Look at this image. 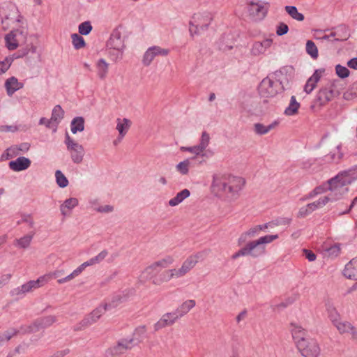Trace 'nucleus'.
<instances>
[{"label": "nucleus", "mask_w": 357, "mask_h": 357, "mask_svg": "<svg viewBox=\"0 0 357 357\" xmlns=\"http://www.w3.org/2000/svg\"><path fill=\"white\" fill-rule=\"evenodd\" d=\"M174 262V259L171 256L154 261L142 271L139 276V282L144 283L147 280H151L153 284L161 285L172 280L181 278L177 268L166 269L158 275L159 269L166 268Z\"/></svg>", "instance_id": "nucleus-1"}, {"label": "nucleus", "mask_w": 357, "mask_h": 357, "mask_svg": "<svg viewBox=\"0 0 357 357\" xmlns=\"http://www.w3.org/2000/svg\"><path fill=\"white\" fill-rule=\"evenodd\" d=\"M242 177L229 174H215L213 176L212 190L219 195H225L236 199L245 185Z\"/></svg>", "instance_id": "nucleus-2"}, {"label": "nucleus", "mask_w": 357, "mask_h": 357, "mask_svg": "<svg viewBox=\"0 0 357 357\" xmlns=\"http://www.w3.org/2000/svg\"><path fill=\"white\" fill-rule=\"evenodd\" d=\"M356 178H353V172L349 169L342 172L327 182L331 202L340 199L348 190V185Z\"/></svg>", "instance_id": "nucleus-3"}, {"label": "nucleus", "mask_w": 357, "mask_h": 357, "mask_svg": "<svg viewBox=\"0 0 357 357\" xmlns=\"http://www.w3.org/2000/svg\"><path fill=\"white\" fill-rule=\"evenodd\" d=\"M127 37L126 29L122 25L116 27L111 33L107 47L109 56L113 61H118L122 59L126 48Z\"/></svg>", "instance_id": "nucleus-4"}, {"label": "nucleus", "mask_w": 357, "mask_h": 357, "mask_svg": "<svg viewBox=\"0 0 357 357\" xmlns=\"http://www.w3.org/2000/svg\"><path fill=\"white\" fill-rule=\"evenodd\" d=\"M213 20L212 11L207 8H201L195 11L189 20V33L192 38L199 36L206 31Z\"/></svg>", "instance_id": "nucleus-5"}, {"label": "nucleus", "mask_w": 357, "mask_h": 357, "mask_svg": "<svg viewBox=\"0 0 357 357\" xmlns=\"http://www.w3.org/2000/svg\"><path fill=\"white\" fill-rule=\"evenodd\" d=\"M0 18L2 29L18 28L24 26L22 18L20 15L17 8L13 4L3 5L0 8Z\"/></svg>", "instance_id": "nucleus-6"}, {"label": "nucleus", "mask_w": 357, "mask_h": 357, "mask_svg": "<svg viewBox=\"0 0 357 357\" xmlns=\"http://www.w3.org/2000/svg\"><path fill=\"white\" fill-rule=\"evenodd\" d=\"M278 238V234L266 235L257 240L249 241L245 246L247 256L258 257L266 252L265 245Z\"/></svg>", "instance_id": "nucleus-7"}, {"label": "nucleus", "mask_w": 357, "mask_h": 357, "mask_svg": "<svg viewBox=\"0 0 357 357\" xmlns=\"http://www.w3.org/2000/svg\"><path fill=\"white\" fill-rule=\"evenodd\" d=\"M28 31L25 26L12 29L4 36L5 47L10 51L15 50L26 41Z\"/></svg>", "instance_id": "nucleus-8"}, {"label": "nucleus", "mask_w": 357, "mask_h": 357, "mask_svg": "<svg viewBox=\"0 0 357 357\" xmlns=\"http://www.w3.org/2000/svg\"><path fill=\"white\" fill-rule=\"evenodd\" d=\"M282 87L269 77L262 79L259 86V93L261 98L265 100L276 96L280 91H282Z\"/></svg>", "instance_id": "nucleus-9"}, {"label": "nucleus", "mask_w": 357, "mask_h": 357, "mask_svg": "<svg viewBox=\"0 0 357 357\" xmlns=\"http://www.w3.org/2000/svg\"><path fill=\"white\" fill-rule=\"evenodd\" d=\"M47 281L46 275L40 276L36 280H29L21 286L14 289L12 291V294L17 296H25L26 294L31 293L34 290L43 287L47 282Z\"/></svg>", "instance_id": "nucleus-10"}, {"label": "nucleus", "mask_w": 357, "mask_h": 357, "mask_svg": "<svg viewBox=\"0 0 357 357\" xmlns=\"http://www.w3.org/2000/svg\"><path fill=\"white\" fill-rule=\"evenodd\" d=\"M65 144L67 150L70 153V158L73 162L79 164L82 162L84 155V149L82 145L73 139L68 135L66 134Z\"/></svg>", "instance_id": "nucleus-11"}, {"label": "nucleus", "mask_w": 357, "mask_h": 357, "mask_svg": "<svg viewBox=\"0 0 357 357\" xmlns=\"http://www.w3.org/2000/svg\"><path fill=\"white\" fill-rule=\"evenodd\" d=\"M169 52L168 48L162 47L159 45L151 46L144 52L142 56V63L145 66H149L155 57H166L169 55Z\"/></svg>", "instance_id": "nucleus-12"}, {"label": "nucleus", "mask_w": 357, "mask_h": 357, "mask_svg": "<svg viewBox=\"0 0 357 357\" xmlns=\"http://www.w3.org/2000/svg\"><path fill=\"white\" fill-rule=\"evenodd\" d=\"M105 314L102 307H97L91 312L87 314L84 318L75 324L73 331L78 332L82 331L96 323L102 315Z\"/></svg>", "instance_id": "nucleus-13"}, {"label": "nucleus", "mask_w": 357, "mask_h": 357, "mask_svg": "<svg viewBox=\"0 0 357 357\" xmlns=\"http://www.w3.org/2000/svg\"><path fill=\"white\" fill-rule=\"evenodd\" d=\"M108 252L106 250H102L96 256L89 259L88 261L84 262L75 269L70 275L66 277L67 282L72 280L75 277L78 276L82 271L88 266H94L103 261L107 257Z\"/></svg>", "instance_id": "nucleus-14"}, {"label": "nucleus", "mask_w": 357, "mask_h": 357, "mask_svg": "<svg viewBox=\"0 0 357 357\" xmlns=\"http://www.w3.org/2000/svg\"><path fill=\"white\" fill-rule=\"evenodd\" d=\"M296 346L304 357H318L319 354V347L312 340H300L296 342Z\"/></svg>", "instance_id": "nucleus-15"}, {"label": "nucleus", "mask_w": 357, "mask_h": 357, "mask_svg": "<svg viewBox=\"0 0 357 357\" xmlns=\"http://www.w3.org/2000/svg\"><path fill=\"white\" fill-rule=\"evenodd\" d=\"M248 13L252 20L259 22L266 17L267 8L259 2L250 1L248 3Z\"/></svg>", "instance_id": "nucleus-16"}, {"label": "nucleus", "mask_w": 357, "mask_h": 357, "mask_svg": "<svg viewBox=\"0 0 357 357\" xmlns=\"http://www.w3.org/2000/svg\"><path fill=\"white\" fill-rule=\"evenodd\" d=\"M295 70L291 66H287L275 73V76L282 89L288 86L294 77Z\"/></svg>", "instance_id": "nucleus-17"}, {"label": "nucleus", "mask_w": 357, "mask_h": 357, "mask_svg": "<svg viewBox=\"0 0 357 357\" xmlns=\"http://www.w3.org/2000/svg\"><path fill=\"white\" fill-rule=\"evenodd\" d=\"M203 258L202 252H197L195 255L189 256L182 264L179 268H177L180 276L184 277L189 273L199 262V259Z\"/></svg>", "instance_id": "nucleus-18"}, {"label": "nucleus", "mask_w": 357, "mask_h": 357, "mask_svg": "<svg viewBox=\"0 0 357 357\" xmlns=\"http://www.w3.org/2000/svg\"><path fill=\"white\" fill-rule=\"evenodd\" d=\"M178 319L179 315L175 311L165 313L154 324V330L155 331H158L165 327L172 326Z\"/></svg>", "instance_id": "nucleus-19"}, {"label": "nucleus", "mask_w": 357, "mask_h": 357, "mask_svg": "<svg viewBox=\"0 0 357 357\" xmlns=\"http://www.w3.org/2000/svg\"><path fill=\"white\" fill-rule=\"evenodd\" d=\"M131 125L132 121L128 119L120 117L116 119V129L119 132V135L113 142L114 146L118 145L121 142L123 138L128 133Z\"/></svg>", "instance_id": "nucleus-20"}, {"label": "nucleus", "mask_w": 357, "mask_h": 357, "mask_svg": "<svg viewBox=\"0 0 357 357\" xmlns=\"http://www.w3.org/2000/svg\"><path fill=\"white\" fill-rule=\"evenodd\" d=\"M273 45V40L265 38L262 40L255 41L251 45L250 52L254 56H258L264 54L265 52L271 48Z\"/></svg>", "instance_id": "nucleus-21"}, {"label": "nucleus", "mask_w": 357, "mask_h": 357, "mask_svg": "<svg viewBox=\"0 0 357 357\" xmlns=\"http://www.w3.org/2000/svg\"><path fill=\"white\" fill-rule=\"evenodd\" d=\"M324 72L325 69L324 68L317 69L312 75L308 78L304 86V91L306 93H310L315 89L317 84L320 80Z\"/></svg>", "instance_id": "nucleus-22"}, {"label": "nucleus", "mask_w": 357, "mask_h": 357, "mask_svg": "<svg viewBox=\"0 0 357 357\" xmlns=\"http://www.w3.org/2000/svg\"><path fill=\"white\" fill-rule=\"evenodd\" d=\"M4 87L8 96H12L16 91L24 87V84L14 76L10 77L5 80Z\"/></svg>", "instance_id": "nucleus-23"}, {"label": "nucleus", "mask_w": 357, "mask_h": 357, "mask_svg": "<svg viewBox=\"0 0 357 357\" xmlns=\"http://www.w3.org/2000/svg\"><path fill=\"white\" fill-rule=\"evenodd\" d=\"M63 116L61 115V113H52L50 118H41L39 121V124L45 125L47 128L52 130L55 132Z\"/></svg>", "instance_id": "nucleus-24"}, {"label": "nucleus", "mask_w": 357, "mask_h": 357, "mask_svg": "<svg viewBox=\"0 0 357 357\" xmlns=\"http://www.w3.org/2000/svg\"><path fill=\"white\" fill-rule=\"evenodd\" d=\"M31 160L24 156L17 158L9 162L8 167L14 172H21L28 169L31 165Z\"/></svg>", "instance_id": "nucleus-25"}, {"label": "nucleus", "mask_w": 357, "mask_h": 357, "mask_svg": "<svg viewBox=\"0 0 357 357\" xmlns=\"http://www.w3.org/2000/svg\"><path fill=\"white\" fill-rule=\"evenodd\" d=\"M333 324L341 334L351 333L353 337L357 335L354 327L348 321H342L340 319Z\"/></svg>", "instance_id": "nucleus-26"}, {"label": "nucleus", "mask_w": 357, "mask_h": 357, "mask_svg": "<svg viewBox=\"0 0 357 357\" xmlns=\"http://www.w3.org/2000/svg\"><path fill=\"white\" fill-rule=\"evenodd\" d=\"M343 274L349 279L357 280V257L352 259L345 266Z\"/></svg>", "instance_id": "nucleus-27"}, {"label": "nucleus", "mask_w": 357, "mask_h": 357, "mask_svg": "<svg viewBox=\"0 0 357 357\" xmlns=\"http://www.w3.org/2000/svg\"><path fill=\"white\" fill-rule=\"evenodd\" d=\"M78 205V199L77 198L67 199L61 206L60 211L63 216H69L70 211Z\"/></svg>", "instance_id": "nucleus-28"}, {"label": "nucleus", "mask_w": 357, "mask_h": 357, "mask_svg": "<svg viewBox=\"0 0 357 357\" xmlns=\"http://www.w3.org/2000/svg\"><path fill=\"white\" fill-rule=\"evenodd\" d=\"M33 234H28L20 238H16L13 241L15 247L20 249H27L29 248L32 241Z\"/></svg>", "instance_id": "nucleus-29"}, {"label": "nucleus", "mask_w": 357, "mask_h": 357, "mask_svg": "<svg viewBox=\"0 0 357 357\" xmlns=\"http://www.w3.org/2000/svg\"><path fill=\"white\" fill-rule=\"evenodd\" d=\"M30 54H36L38 59L40 58L37 46L33 43L27 44L22 49L19 57H26L28 59H30Z\"/></svg>", "instance_id": "nucleus-30"}, {"label": "nucleus", "mask_w": 357, "mask_h": 357, "mask_svg": "<svg viewBox=\"0 0 357 357\" xmlns=\"http://www.w3.org/2000/svg\"><path fill=\"white\" fill-rule=\"evenodd\" d=\"M190 195V190L188 189H183L181 192H178L174 197L169 199L168 204L172 207L176 206Z\"/></svg>", "instance_id": "nucleus-31"}, {"label": "nucleus", "mask_w": 357, "mask_h": 357, "mask_svg": "<svg viewBox=\"0 0 357 357\" xmlns=\"http://www.w3.org/2000/svg\"><path fill=\"white\" fill-rule=\"evenodd\" d=\"M196 305V302L193 299H189L184 301L175 311L179 315V318L186 314Z\"/></svg>", "instance_id": "nucleus-32"}, {"label": "nucleus", "mask_w": 357, "mask_h": 357, "mask_svg": "<svg viewBox=\"0 0 357 357\" xmlns=\"http://www.w3.org/2000/svg\"><path fill=\"white\" fill-rule=\"evenodd\" d=\"M325 305L328 318L330 319L333 324L340 319V315L339 312H337L335 306L331 301H328L326 303Z\"/></svg>", "instance_id": "nucleus-33"}, {"label": "nucleus", "mask_w": 357, "mask_h": 357, "mask_svg": "<svg viewBox=\"0 0 357 357\" xmlns=\"http://www.w3.org/2000/svg\"><path fill=\"white\" fill-rule=\"evenodd\" d=\"M96 67L98 76L104 79L108 73L109 63L104 59H100L97 61Z\"/></svg>", "instance_id": "nucleus-34"}, {"label": "nucleus", "mask_w": 357, "mask_h": 357, "mask_svg": "<svg viewBox=\"0 0 357 357\" xmlns=\"http://www.w3.org/2000/svg\"><path fill=\"white\" fill-rule=\"evenodd\" d=\"M261 231V228L258 227L257 225L251 227L247 231L243 233L238 238V243L245 242L248 238H252L257 236L259 231Z\"/></svg>", "instance_id": "nucleus-35"}, {"label": "nucleus", "mask_w": 357, "mask_h": 357, "mask_svg": "<svg viewBox=\"0 0 357 357\" xmlns=\"http://www.w3.org/2000/svg\"><path fill=\"white\" fill-rule=\"evenodd\" d=\"M279 123V120L275 121L273 123L268 126H264L262 123H255L254 125V131L258 135H265L268 133L271 129L274 128Z\"/></svg>", "instance_id": "nucleus-36"}, {"label": "nucleus", "mask_w": 357, "mask_h": 357, "mask_svg": "<svg viewBox=\"0 0 357 357\" xmlns=\"http://www.w3.org/2000/svg\"><path fill=\"white\" fill-rule=\"evenodd\" d=\"M71 132L73 134L77 133V132H82L84 129V118L81 116H77L74 118L70 124Z\"/></svg>", "instance_id": "nucleus-37"}, {"label": "nucleus", "mask_w": 357, "mask_h": 357, "mask_svg": "<svg viewBox=\"0 0 357 357\" xmlns=\"http://www.w3.org/2000/svg\"><path fill=\"white\" fill-rule=\"evenodd\" d=\"M326 157L328 158L327 160L328 162H337L342 158V153L340 152V145H334L330 153Z\"/></svg>", "instance_id": "nucleus-38"}, {"label": "nucleus", "mask_w": 357, "mask_h": 357, "mask_svg": "<svg viewBox=\"0 0 357 357\" xmlns=\"http://www.w3.org/2000/svg\"><path fill=\"white\" fill-rule=\"evenodd\" d=\"M286 12L291 16V17L296 21L302 22L304 20V15L299 13L297 8L294 6H285Z\"/></svg>", "instance_id": "nucleus-39"}, {"label": "nucleus", "mask_w": 357, "mask_h": 357, "mask_svg": "<svg viewBox=\"0 0 357 357\" xmlns=\"http://www.w3.org/2000/svg\"><path fill=\"white\" fill-rule=\"evenodd\" d=\"M291 331L293 338L294 339L296 343L297 341H299L300 340H305V333L301 326L295 324H291Z\"/></svg>", "instance_id": "nucleus-40"}, {"label": "nucleus", "mask_w": 357, "mask_h": 357, "mask_svg": "<svg viewBox=\"0 0 357 357\" xmlns=\"http://www.w3.org/2000/svg\"><path fill=\"white\" fill-rule=\"evenodd\" d=\"M330 199L331 198L328 197V196L321 197L317 201L310 203V207L312 208L313 211L321 208L324 206H326L328 202H331Z\"/></svg>", "instance_id": "nucleus-41"}, {"label": "nucleus", "mask_w": 357, "mask_h": 357, "mask_svg": "<svg viewBox=\"0 0 357 357\" xmlns=\"http://www.w3.org/2000/svg\"><path fill=\"white\" fill-rule=\"evenodd\" d=\"M39 328H45L52 326L56 321L55 316L49 315L37 319Z\"/></svg>", "instance_id": "nucleus-42"}, {"label": "nucleus", "mask_w": 357, "mask_h": 357, "mask_svg": "<svg viewBox=\"0 0 357 357\" xmlns=\"http://www.w3.org/2000/svg\"><path fill=\"white\" fill-rule=\"evenodd\" d=\"M123 349L126 351L131 349L133 347L137 345L139 341H137L134 337L124 338L119 341Z\"/></svg>", "instance_id": "nucleus-43"}, {"label": "nucleus", "mask_w": 357, "mask_h": 357, "mask_svg": "<svg viewBox=\"0 0 357 357\" xmlns=\"http://www.w3.org/2000/svg\"><path fill=\"white\" fill-rule=\"evenodd\" d=\"M40 329L37 320L30 325L22 326L20 328V333L22 334L32 333L38 331Z\"/></svg>", "instance_id": "nucleus-44"}, {"label": "nucleus", "mask_w": 357, "mask_h": 357, "mask_svg": "<svg viewBox=\"0 0 357 357\" xmlns=\"http://www.w3.org/2000/svg\"><path fill=\"white\" fill-rule=\"evenodd\" d=\"M72 43L75 49H81L85 47L84 39L77 33L71 35Z\"/></svg>", "instance_id": "nucleus-45"}, {"label": "nucleus", "mask_w": 357, "mask_h": 357, "mask_svg": "<svg viewBox=\"0 0 357 357\" xmlns=\"http://www.w3.org/2000/svg\"><path fill=\"white\" fill-rule=\"evenodd\" d=\"M306 52L314 59L318 57V49L312 40H307L306 42Z\"/></svg>", "instance_id": "nucleus-46"}, {"label": "nucleus", "mask_w": 357, "mask_h": 357, "mask_svg": "<svg viewBox=\"0 0 357 357\" xmlns=\"http://www.w3.org/2000/svg\"><path fill=\"white\" fill-rule=\"evenodd\" d=\"M55 178L56 182L60 188H63L68 186V180L60 170H56L55 172Z\"/></svg>", "instance_id": "nucleus-47"}, {"label": "nucleus", "mask_w": 357, "mask_h": 357, "mask_svg": "<svg viewBox=\"0 0 357 357\" xmlns=\"http://www.w3.org/2000/svg\"><path fill=\"white\" fill-rule=\"evenodd\" d=\"M13 62V59L10 56L6 57L0 61V75L5 74L10 68Z\"/></svg>", "instance_id": "nucleus-48"}, {"label": "nucleus", "mask_w": 357, "mask_h": 357, "mask_svg": "<svg viewBox=\"0 0 357 357\" xmlns=\"http://www.w3.org/2000/svg\"><path fill=\"white\" fill-rule=\"evenodd\" d=\"M190 165V160L188 159H186V160L179 162L178 164H177L176 166V169L180 174H181L183 175H186V174H188V173L189 172Z\"/></svg>", "instance_id": "nucleus-49"}, {"label": "nucleus", "mask_w": 357, "mask_h": 357, "mask_svg": "<svg viewBox=\"0 0 357 357\" xmlns=\"http://www.w3.org/2000/svg\"><path fill=\"white\" fill-rule=\"evenodd\" d=\"M335 96L329 90L328 86L321 89L319 92V98L321 100L329 101Z\"/></svg>", "instance_id": "nucleus-50"}, {"label": "nucleus", "mask_w": 357, "mask_h": 357, "mask_svg": "<svg viewBox=\"0 0 357 357\" xmlns=\"http://www.w3.org/2000/svg\"><path fill=\"white\" fill-rule=\"evenodd\" d=\"M20 333V331L15 328H10L0 335V342L9 341L13 337Z\"/></svg>", "instance_id": "nucleus-51"}, {"label": "nucleus", "mask_w": 357, "mask_h": 357, "mask_svg": "<svg viewBox=\"0 0 357 357\" xmlns=\"http://www.w3.org/2000/svg\"><path fill=\"white\" fill-rule=\"evenodd\" d=\"M327 86L335 96L339 95L342 91L341 84L337 79L331 81Z\"/></svg>", "instance_id": "nucleus-52"}, {"label": "nucleus", "mask_w": 357, "mask_h": 357, "mask_svg": "<svg viewBox=\"0 0 357 357\" xmlns=\"http://www.w3.org/2000/svg\"><path fill=\"white\" fill-rule=\"evenodd\" d=\"M335 73L337 75L342 79L347 78L349 76V70L345 66L337 64L335 66Z\"/></svg>", "instance_id": "nucleus-53"}, {"label": "nucleus", "mask_w": 357, "mask_h": 357, "mask_svg": "<svg viewBox=\"0 0 357 357\" xmlns=\"http://www.w3.org/2000/svg\"><path fill=\"white\" fill-rule=\"evenodd\" d=\"M210 142V136L206 132H203L202 134V137L200 139V143L199 145V148L202 151L206 149V148L208 146Z\"/></svg>", "instance_id": "nucleus-54"}, {"label": "nucleus", "mask_w": 357, "mask_h": 357, "mask_svg": "<svg viewBox=\"0 0 357 357\" xmlns=\"http://www.w3.org/2000/svg\"><path fill=\"white\" fill-rule=\"evenodd\" d=\"M78 30L80 34L88 35L92 30V26L89 22H84L79 25Z\"/></svg>", "instance_id": "nucleus-55"}, {"label": "nucleus", "mask_w": 357, "mask_h": 357, "mask_svg": "<svg viewBox=\"0 0 357 357\" xmlns=\"http://www.w3.org/2000/svg\"><path fill=\"white\" fill-rule=\"evenodd\" d=\"M300 107L299 102L296 100L295 96H291L290 103L285 112H297Z\"/></svg>", "instance_id": "nucleus-56"}, {"label": "nucleus", "mask_w": 357, "mask_h": 357, "mask_svg": "<svg viewBox=\"0 0 357 357\" xmlns=\"http://www.w3.org/2000/svg\"><path fill=\"white\" fill-rule=\"evenodd\" d=\"M326 252L328 256L335 257H337L340 252V247L338 244H335L328 248L326 249Z\"/></svg>", "instance_id": "nucleus-57"}, {"label": "nucleus", "mask_w": 357, "mask_h": 357, "mask_svg": "<svg viewBox=\"0 0 357 357\" xmlns=\"http://www.w3.org/2000/svg\"><path fill=\"white\" fill-rule=\"evenodd\" d=\"M310 206V205L308 204L305 206L301 207L298 212V215H297L298 218H305L307 215H308L309 214L312 213L313 212V211H312V208Z\"/></svg>", "instance_id": "nucleus-58"}, {"label": "nucleus", "mask_w": 357, "mask_h": 357, "mask_svg": "<svg viewBox=\"0 0 357 357\" xmlns=\"http://www.w3.org/2000/svg\"><path fill=\"white\" fill-rule=\"evenodd\" d=\"M95 210L102 213H109L114 211V207L111 205L100 206L95 208Z\"/></svg>", "instance_id": "nucleus-59"}, {"label": "nucleus", "mask_w": 357, "mask_h": 357, "mask_svg": "<svg viewBox=\"0 0 357 357\" xmlns=\"http://www.w3.org/2000/svg\"><path fill=\"white\" fill-rule=\"evenodd\" d=\"M181 149L183 151H188L195 155H199L202 152L197 145L191 147L182 146Z\"/></svg>", "instance_id": "nucleus-60"}, {"label": "nucleus", "mask_w": 357, "mask_h": 357, "mask_svg": "<svg viewBox=\"0 0 357 357\" xmlns=\"http://www.w3.org/2000/svg\"><path fill=\"white\" fill-rule=\"evenodd\" d=\"M20 126L13 125V126H1L0 131L1 132H14L19 130Z\"/></svg>", "instance_id": "nucleus-61"}, {"label": "nucleus", "mask_w": 357, "mask_h": 357, "mask_svg": "<svg viewBox=\"0 0 357 357\" xmlns=\"http://www.w3.org/2000/svg\"><path fill=\"white\" fill-rule=\"evenodd\" d=\"M288 26L286 24L282 23L278 26L276 33L278 36H282L286 34L288 32Z\"/></svg>", "instance_id": "nucleus-62"}, {"label": "nucleus", "mask_w": 357, "mask_h": 357, "mask_svg": "<svg viewBox=\"0 0 357 357\" xmlns=\"http://www.w3.org/2000/svg\"><path fill=\"white\" fill-rule=\"evenodd\" d=\"M21 222L27 223L31 227H32L34 225V221L31 215L29 214L22 215Z\"/></svg>", "instance_id": "nucleus-63"}, {"label": "nucleus", "mask_w": 357, "mask_h": 357, "mask_svg": "<svg viewBox=\"0 0 357 357\" xmlns=\"http://www.w3.org/2000/svg\"><path fill=\"white\" fill-rule=\"evenodd\" d=\"M119 356L116 354V351L112 347L108 348L105 352L104 357H118Z\"/></svg>", "instance_id": "nucleus-64"}]
</instances>
